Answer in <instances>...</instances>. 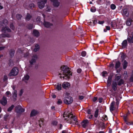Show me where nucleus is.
Listing matches in <instances>:
<instances>
[{
  "label": "nucleus",
  "mask_w": 133,
  "mask_h": 133,
  "mask_svg": "<svg viewBox=\"0 0 133 133\" xmlns=\"http://www.w3.org/2000/svg\"><path fill=\"white\" fill-rule=\"evenodd\" d=\"M65 120H67V122L75 126L78 124V121L76 117L73 114L65 112L63 115Z\"/></svg>",
  "instance_id": "nucleus-1"
},
{
  "label": "nucleus",
  "mask_w": 133,
  "mask_h": 133,
  "mask_svg": "<svg viewBox=\"0 0 133 133\" xmlns=\"http://www.w3.org/2000/svg\"><path fill=\"white\" fill-rule=\"evenodd\" d=\"M61 75L60 77H62L64 79L69 78L70 76L72 75L70 71V69L67 66H64L62 67L61 70L59 74Z\"/></svg>",
  "instance_id": "nucleus-2"
},
{
  "label": "nucleus",
  "mask_w": 133,
  "mask_h": 133,
  "mask_svg": "<svg viewBox=\"0 0 133 133\" xmlns=\"http://www.w3.org/2000/svg\"><path fill=\"white\" fill-rule=\"evenodd\" d=\"M121 75L117 74L115 76V79L113 81L112 87V89L115 91L117 90V85H120L124 83L123 80L121 79Z\"/></svg>",
  "instance_id": "nucleus-3"
},
{
  "label": "nucleus",
  "mask_w": 133,
  "mask_h": 133,
  "mask_svg": "<svg viewBox=\"0 0 133 133\" xmlns=\"http://www.w3.org/2000/svg\"><path fill=\"white\" fill-rule=\"evenodd\" d=\"M64 101L65 103L66 104H70L73 101V98L70 96L69 93L65 92L64 94Z\"/></svg>",
  "instance_id": "nucleus-4"
},
{
  "label": "nucleus",
  "mask_w": 133,
  "mask_h": 133,
  "mask_svg": "<svg viewBox=\"0 0 133 133\" xmlns=\"http://www.w3.org/2000/svg\"><path fill=\"white\" fill-rule=\"evenodd\" d=\"M7 20L5 19L3 21L1 24V25L3 26L2 31L4 34L11 31L10 29L6 26L7 25Z\"/></svg>",
  "instance_id": "nucleus-5"
},
{
  "label": "nucleus",
  "mask_w": 133,
  "mask_h": 133,
  "mask_svg": "<svg viewBox=\"0 0 133 133\" xmlns=\"http://www.w3.org/2000/svg\"><path fill=\"white\" fill-rule=\"evenodd\" d=\"M46 2V0H39L37 2L39 8L41 9L43 8L44 7L45 4Z\"/></svg>",
  "instance_id": "nucleus-6"
},
{
  "label": "nucleus",
  "mask_w": 133,
  "mask_h": 133,
  "mask_svg": "<svg viewBox=\"0 0 133 133\" xmlns=\"http://www.w3.org/2000/svg\"><path fill=\"white\" fill-rule=\"evenodd\" d=\"M18 72V70L17 68H13L9 74V76H14L17 75Z\"/></svg>",
  "instance_id": "nucleus-7"
},
{
  "label": "nucleus",
  "mask_w": 133,
  "mask_h": 133,
  "mask_svg": "<svg viewBox=\"0 0 133 133\" xmlns=\"http://www.w3.org/2000/svg\"><path fill=\"white\" fill-rule=\"evenodd\" d=\"M121 25V27L119 28L117 27V24H116V23L115 21H113L112 23V27L114 29H119V30H121L123 28V26L120 25Z\"/></svg>",
  "instance_id": "nucleus-8"
},
{
  "label": "nucleus",
  "mask_w": 133,
  "mask_h": 133,
  "mask_svg": "<svg viewBox=\"0 0 133 133\" xmlns=\"http://www.w3.org/2000/svg\"><path fill=\"white\" fill-rule=\"evenodd\" d=\"M16 111L17 113L23 112L25 111L24 109L21 106L18 105L16 107Z\"/></svg>",
  "instance_id": "nucleus-9"
},
{
  "label": "nucleus",
  "mask_w": 133,
  "mask_h": 133,
  "mask_svg": "<svg viewBox=\"0 0 133 133\" xmlns=\"http://www.w3.org/2000/svg\"><path fill=\"white\" fill-rule=\"evenodd\" d=\"M112 76L111 75L108 78L107 80V89H108L109 88L108 87H110L111 85V83L112 81Z\"/></svg>",
  "instance_id": "nucleus-10"
},
{
  "label": "nucleus",
  "mask_w": 133,
  "mask_h": 133,
  "mask_svg": "<svg viewBox=\"0 0 133 133\" xmlns=\"http://www.w3.org/2000/svg\"><path fill=\"white\" fill-rule=\"evenodd\" d=\"M37 58V56L36 55H34L32 57V59L30 61L31 64H32L36 62V61Z\"/></svg>",
  "instance_id": "nucleus-11"
},
{
  "label": "nucleus",
  "mask_w": 133,
  "mask_h": 133,
  "mask_svg": "<svg viewBox=\"0 0 133 133\" xmlns=\"http://www.w3.org/2000/svg\"><path fill=\"white\" fill-rule=\"evenodd\" d=\"M53 2V6L55 7H58L59 5V2L57 0H51Z\"/></svg>",
  "instance_id": "nucleus-12"
},
{
  "label": "nucleus",
  "mask_w": 133,
  "mask_h": 133,
  "mask_svg": "<svg viewBox=\"0 0 133 133\" xmlns=\"http://www.w3.org/2000/svg\"><path fill=\"white\" fill-rule=\"evenodd\" d=\"M0 102L3 105H5L7 103V101L6 98L5 97H3L2 100L0 101Z\"/></svg>",
  "instance_id": "nucleus-13"
},
{
  "label": "nucleus",
  "mask_w": 133,
  "mask_h": 133,
  "mask_svg": "<svg viewBox=\"0 0 133 133\" xmlns=\"http://www.w3.org/2000/svg\"><path fill=\"white\" fill-rule=\"evenodd\" d=\"M127 40L130 43H133V33H132L127 38Z\"/></svg>",
  "instance_id": "nucleus-14"
},
{
  "label": "nucleus",
  "mask_w": 133,
  "mask_h": 133,
  "mask_svg": "<svg viewBox=\"0 0 133 133\" xmlns=\"http://www.w3.org/2000/svg\"><path fill=\"white\" fill-rule=\"evenodd\" d=\"M70 84L67 82H64L62 84V86L65 89H66L69 87Z\"/></svg>",
  "instance_id": "nucleus-15"
},
{
  "label": "nucleus",
  "mask_w": 133,
  "mask_h": 133,
  "mask_svg": "<svg viewBox=\"0 0 133 133\" xmlns=\"http://www.w3.org/2000/svg\"><path fill=\"white\" fill-rule=\"evenodd\" d=\"M88 121L87 120H85L83 121L81 124L82 127L84 128L88 125Z\"/></svg>",
  "instance_id": "nucleus-16"
},
{
  "label": "nucleus",
  "mask_w": 133,
  "mask_h": 133,
  "mask_svg": "<svg viewBox=\"0 0 133 133\" xmlns=\"http://www.w3.org/2000/svg\"><path fill=\"white\" fill-rule=\"evenodd\" d=\"M115 104V102L114 101L112 102L110 104V110L111 111H113L115 109L114 107V105Z\"/></svg>",
  "instance_id": "nucleus-17"
},
{
  "label": "nucleus",
  "mask_w": 133,
  "mask_h": 133,
  "mask_svg": "<svg viewBox=\"0 0 133 133\" xmlns=\"http://www.w3.org/2000/svg\"><path fill=\"white\" fill-rule=\"evenodd\" d=\"M33 34L36 37H38L39 35V32L37 30H35L33 31Z\"/></svg>",
  "instance_id": "nucleus-18"
},
{
  "label": "nucleus",
  "mask_w": 133,
  "mask_h": 133,
  "mask_svg": "<svg viewBox=\"0 0 133 133\" xmlns=\"http://www.w3.org/2000/svg\"><path fill=\"white\" fill-rule=\"evenodd\" d=\"M44 25L45 27L48 28L52 25V24L48 22H45L44 23Z\"/></svg>",
  "instance_id": "nucleus-19"
},
{
  "label": "nucleus",
  "mask_w": 133,
  "mask_h": 133,
  "mask_svg": "<svg viewBox=\"0 0 133 133\" xmlns=\"http://www.w3.org/2000/svg\"><path fill=\"white\" fill-rule=\"evenodd\" d=\"M132 21L130 18H129L126 22V24L128 26H130L131 24Z\"/></svg>",
  "instance_id": "nucleus-20"
},
{
  "label": "nucleus",
  "mask_w": 133,
  "mask_h": 133,
  "mask_svg": "<svg viewBox=\"0 0 133 133\" xmlns=\"http://www.w3.org/2000/svg\"><path fill=\"white\" fill-rule=\"evenodd\" d=\"M127 44V42L126 40L124 41L122 43V45L123 48H125Z\"/></svg>",
  "instance_id": "nucleus-21"
},
{
  "label": "nucleus",
  "mask_w": 133,
  "mask_h": 133,
  "mask_svg": "<svg viewBox=\"0 0 133 133\" xmlns=\"http://www.w3.org/2000/svg\"><path fill=\"white\" fill-rule=\"evenodd\" d=\"M37 114V112L35 110H32L31 113V116H35Z\"/></svg>",
  "instance_id": "nucleus-22"
},
{
  "label": "nucleus",
  "mask_w": 133,
  "mask_h": 133,
  "mask_svg": "<svg viewBox=\"0 0 133 133\" xmlns=\"http://www.w3.org/2000/svg\"><path fill=\"white\" fill-rule=\"evenodd\" d=\"M7 80H8L7 76L5 75H4L3 76V77L2 78V80H3V82H5L6 83L7 82Z\"/></svg>",
  "instance_id": "nucleus-23"
},
{
  "label": "nucleus",
  "mask_w": 133,
  "mask_h": 133,
  "mask_svg": "<svg viewBox=\"0 0 133 133\" xmlns=\"http://www.w3.org/2000/svg\"><path fill=\"white\" fill-rule=\"evenodd\" d=\"M10 36L9 35L7 34H3L2 35H0V38H2L5 37H9Z\"/></svg>",
  "instance_id": "nucleus-24"
},
{
  "label": "nucleus",
  "mask_w": 133,
  "mask_h": 133,
  "mask_svg": "<svg viewBox=\"0 0 133 133\" xmlns=\"http://www.w3.org/2000/svg\"><path fill=\"white\" fill-rule=\"evenodd\" d=\"M127 62L125 61L124 60L123 64V68L125 69L127 66Z\"/></svg>",
  "instance_id": "nucleus-25"
},
{
  "label": "nucleus",
  "mask_w": 133,
  "mask_h": 133,
  "mask_svg": "<svg viewBox=\"0 0 133 133\" xmlns=\"http://www.w3.org/2000/svg\"><path fill=\"white\" fill-rule=\"evenodd\" d=\"M29 78V76L28 75H26L23 78V80L25 82L26 81H28Z\"/></svg>",
  "instance_id": "nucleus-26"
},
{
  "label": "nucleus",
  "mask_w": 133,
  "mask_h": 133,
  "mask_svg": "<svg viewBox=\"0 0 133 133\" xmlns=\"http://www.w3.org/2000/svg\"><path fill=\"white\" fill-rule=\"evenodd\" d=\"M31 17V15L29 14H27L25 17V19L27 21H29Z\"/></svg>",
  "instance_id": "nucleus-27"
},
{
  "label": "nucleus",
  "mask_w": 133,
  "mask_h": 133,
  "mask_svg": "<svg viewBox=\"0 0 133 133\" xmlns=\"http://www.w3.org/2000/svg\"><path fill=\"white\" fill-rule=\"evenodd\" d=\"M123 15L126 16L127 17L128 16V14L127 13V9H124L123 10Z\"/></svg>",
  "instance_id": "nucleus-28"
},
{
  "label": "nucleus",
  "mask_w": 133,
  "mask_h": 133,
  "mask_svg": "<svg viewBox=\"0 0 133 133\" xmlns=\"http://www.w3.org/2000/svg\"><path fill=\"white\" fill-rule=\"evenodd\" d=\"M39 48V45L38 44H36L35 46V48L34 49V50L35 51H38Z\"/></svg>",
  "instance_id": "nucleus-29"
},
{
  "label": "nucleus",
  "mask_w": 133,
  "mask_h": 133,
  "mask_svg": "<svg viewBox=\"0 0 133 133\" xmlns=\"http://www.w3.org/2000/svg\"><path fill=\"white\" fill-rule=\"evenodd\" d=\"M120 63L119 61L116 62L115 65V68L116 69L118 68L120 66Z\"/></svg>",
  "instance_id": "nucleus-30"
},
{
  "label": "nucleus",
  "mask_w": 133,
  "mask_h": 133,
  "mask_svg": "<svg viewBox=\"0 0 133 133\" xmlns=\"http://www.w3.org/2000/svg\"><path fill=\"white\" fill-rule=\"evenodd\" d=\"M17 91L15 90H14V92L13 93V96L14 97H15V99H16V97H17Z\"/></svg>",
  "instance_id": "nucleus-31"
},
{
  "label": "nucleus",
  "mask_w": 133,
  "mask_h": 133,
  "mask_svg": "<svg viewBox=\"0 0 133 133\" xmlns=\"http://www.w3.org/2000/svg\"><path fill=\"white\" fill-rule=\"evenodd\" d=\"M56 88L58 90H61V84H58L57 85Z\"/></svg>",
  "instance_id": "nucleus-32"
},
{
  "label": "nucleus",
  "mask_w": 133,
  "mask_h": 133,
  "mask_svg": "<svg viewBox=\"0 0 133 133\" xmlns=\"http://www.w3.org/2000/svg\"><path fill=\"white\" fill-rule=\"evenodd\" d=\"M14 53L15 51L14 50H11L10 51V55L11 56H13Z\"/></svg>",
  "instance_id": "nucleus-33"
},
{
  "label": "nucleus",
  "mask_w": 133,
  "mask_h": 133,
  "mask_svg": "<svg viewBox=\"0 0 133 133\" xmlns=\"http://www.w3.org/2000/svg\"><path fill=\"white\" fill-rule=\"evenodd\" d=\"M14 107V105H12L8 109V111L9 112Z\"/></svg>",
  "instance_id": "nucleus-34"
},
{
  "label": "nucleus",
  "mask_w": 133,
  "mask_h": 133,
  "mask_svg": "<svg viewBox=\"0 0 133 133\" xmlns=\"http://www.w3.org/2000/svg\"><path fill=\"white\" fill-rule=\"evenodd\" d=\"M98 109H97L96 110L95 114V117H97L98 116Z\"/></svg>",
  "instance_id": "nucleus-35"
},
{
  "label": "nucleus",
  "mask_w": 133,
  "mask_h": 133,
  "mask_svg": "<svg viewBox=\"0 0 133 133\" xmlns=\"http://www.w3.org/2000/svg\"><path fill=\"white\" fill-rule=\"evenodd\" d=\"M116 7V6L114 4H112L111 5V8L112 10L115 9Z\"/></svg>",
  "instance_id": "nucleus-36"
},
{
  "label": "nucleus",
  "mask_w": 133,
  "mask_h": 133,
  "mask_svg": "<svg viewBox=\"0 0 133 133\" xmlns=\"http://www.w3.org/2000/svg\"><path fill=\"white\" fill-rule=\"evenodd\" d=\"M40 17H38L36 19V21L37 23H39L40 22Z\"/></svg>",
  "instance_id": "nucleus-37"
},
{
  "label": "nucleus",
  "mask_w": 133,
  "mask_h": 133,
  "mask_svg": "<svg viewBox=\"0 0 133 133\" xmlns=\"http://www.w3.org/2000/svg\"><path fill=\"white\" fill-rule=\"evenodd\" d=\"M107 75V72L106 71L103 72L102 73V75L103 76H106Z\"/></svg>",
  "instance_id": "nucleus-38"
},
{
  "label": "nucleus",
  "mask_w": 133,
  "mask_h": 133,
  "mask_svg": "<svg viewBox=\"0 0 133 133\" xmlns=\"http://www.w3.org/2000/svg\"><path fill=\"white\" fill-rule=\"evenodd\" d=\"M35 6V5L34 3H31L29 4V6L30 8H34Z\"/></svg>",
  "instance_id": "nucleus-39"
},
{
  "label": "nucleus",
  "mask_w": 133,
  "mask_h": 133,
  "mask_svg": "<svg viewBox=\"0 0 133 133\" xmlns=\"http://www.w3.org/2000/svg\"><path fill=\"white\" fill-rule=\"evenodd\" d=\"M58 123V122L57 121L55 120L53 121L52 122V124L53 125H56Z\"/></svg>",
  "instance_id": "nucleus-40"
},
{
  "label": "nucleus",
  "mask_w": 133,
  "mask_h": 133,
  "mask_svg": "<svg viewBox=\"0 0 133 133\" xmlns=\"http://www.w3.org/2000/svg\"><path fill=\"white\" fill-rule=\"evenodd\" d=\"M102 119L105 120H107L108 119L107 116L106 115L103 116L102 117Z\"/></svg>",
  "instance_id": "nucleus-41"
},
{
  "label": "nucleus",
  "mask_w": 133,
  "mask_h": 133,
  "mask_svg": "<svg viewBox=\"0 0 133 133\" xmlns=\"http://www.w3.org/2000/svg\"><path fill=\"white\" fill-rule=\"evenodd\" d=\"M22 16L20 14H17L16 15V17L18 19H19L22 17Z\"/></svg>",
  "instance_id": "nucleus-42"
},
{
  "label": "nucleus",
  "mask_w": 133,
  "mask_h": 133,
  "mask_svg": "<svg viewBox=\"0 0 133 133\" xmlns=\"http://www.w3.org/2000/svg\"><path fill=\"white\" fill-rule=\"evenodd\" d=\"M90 10L91 12H94L96 11V9L92 7L91 8Z\"/></svg>",
  "instance_id": "nucleus-43"
},
{
  "label": "nucleus",
  "mask_w": 133,
  "mask_h": 133,
  "mask_svg": "<svg viewBox=\"0 0 133 133\" xmlns=\"http://www.w3.org/2000/svg\"><path fill=\"white\" fill-rule=\"evenodd\" d=\"M86 55V52L85 51H83L82 52V56L84 57Z\"/></svg>",
  "instance_id": "nucleus-44"
},
{
  "label": "nucleus",
  "mask_w": 133,
  "mask_h": 133,
  "mask_svg": "<svg viewBox=\"0 0 133 133\" xmlns=\"http://www.w3.org/2000/svg\"><path fill=\"white\" fill-rule=\"evenodd\" d=\"M62 103V100L60 99H58L57 102V104H61Z\"/></svg>",
  "instance_id": "nucleus-45"
},
{
  "label": "nucleus",
  "mask_w": 133,
  "mask_h": 133,
  "mask_svg": "<svg viewBox=\"0 0 133 133\" xmlns=\"http://www.w3.org/2000/svg\"><path fill=\"white\" fill-rule=\"evenodd\" d=\"M92 115H91L90 116L89 115H88L87 116V118H89V119H91L92 117Z\"/></svg>",
  "instance_id": "nucleus-46"
},
{
  "label": "nucleus",
  "mask_w": 133,
  "mask_h": 133,
  "mask_svg": "<svg viewBox=\"0 0 133 133\" xmlns=\"http://www.w3.org/2000/svg\"><path fill=\"white\" fill-rule=\"evenodd\" d=\"M123 75L125 76V78H127L128 76L127 75V71H125Z\"/></svg>",
  "instance_id": "nucleus-47"
},
{
  "label": "nucleus",
  "mask_w": 133,
  "mask_h": 133,
  "mask_svg": "<svg viewBox=\"0 0 133 133\" xmlns=\"http://www.w3.org/2000/svg\"><path fill=\"white\" fill-rule=\"evenodd\" d=\"M10 27L12 30H14V27L12 24H11L10 25Z\"/></svg>",
  "instance_id": "nucleus-48"
},
{
  "label": "nucleus",
  "mask_w": 133,
  "mask_h": 133,
  "mask_svg": "<svg viewBox=\"0 0 133 133\" xmlns=\"http://www.w3.org/2000/svg\"><path fill=\"white\" fill-rule=\"evenodd\" d=\"M123 118L124 119V121H125V122L127 121V115H125L123 116Z\"/></svg>",
  "instance_id": "nucleus-49"
},
{
  "label": "nucleus",
  "mask_w": 133,
  "mask_h": 133,
  "mask_svg": "<svg viewBox=\"0 0 133 133\" xmlns=\"http://www.w3.org/2000/svg\"><path fill=\"white\" fill-rule=\"evenodd\" d=\"M23 90H21L20 91L19 93V95L20 96H21L22 95V93H23Z\"/></svg>",
  "instance_id": "nucleus-50"
},
{
  "label": "nucleus",
  "mask_w": 133,
  "mask_h": 133,
  "mask_svg": "<svg viewBox=\"0 0 133 133\" xmlns=\"http://www.w3.org/2000/svg\"><path fill=\"white\" fill-rule=\"evenodd\" d=\"M84 98V97L83 96H79V98L80 100H82Z\"/></svg>",
  "instance_id": "nucleus-51"
},
{
  "label": "nucleus",
  "mask_w": 133,
  "mask_h": 133,
  "mask_svg": "<svg viewBox=\"0 0 133 133\" xmlns=\"http://www.w3.org/2000/svg\"><path fill=\"white\" fill-rule=\"evenodd\" d=\"M42 123H43L42 121L41 120L39 121V126H40V127H41V124H42Z\"/></svg>",
  "instance_id": "nucleus-52"
},
{
  "label": "nucleus",
  "mask_w": 133,
  "mask_h": 133,
  "mask_svg": "<svg viewBox=\"0 0 133 133\" xmlns=\"http://www.w3.org/2000/svg\"><path fill=\"white\" fill-rule=\"evenodd\" d=\"M87 112L88 114H91V111L90 110H88L87 111Z\"/></svg>",
  "instance_id": "nucleus-53"
},
{
  "label": "nucleus",
  "mask_w": 133,
  "mask_h": 133,
  "mask_svg": "<svg viewBox=\"0 0 133 133\" xmlns=\"http://www.w3.org/2000/svg\"><path fill=\"white\" fill-rule=\"evenodd\" d=\"M82 71L81 69H78L77 70V72L78 73H80Z\"/></svg>",
  "instance_id": "nucleus-54"
},
{
  "label": "nucleus",
  "mask_w": 133,
  "mask_h": 133,
  "mask_svg": "<svg viewBox=\"0 0 133 133\" xmlns=\"http://www.w3.org/2000/svg\"><path fill=\"white\" fill-rule=\"evenodd\" d=\"M10 94L11 92L9 91L6 92V94L7 96H8Z\"/></svg>",
  "instance_id": "nucleus-55"
},
{
  "label": "nucleus",
  "mask_w": 133,
  "mask_h": 133,
  "mask_svg": "<svg viewBox=\"0 0 133 133\" xmlns=\"http://www.w3.org/2000/svg\"><path fill=\"white\" fill-rule=\"evenodd\" d=\"M106 30H109L110 29V28L109 26H106Z\"/></svg>",
  "instance_id": "nucleus-56"
},
{
  "label": "nucleus",
  "mask_w": 133,
  "mask_h": 133,
  "mask_svg": "<svg viewBox=\"0 0 133 133\" xmlns=\"http://www.w3.org/2000/svg\"><path fill=\"white\" fill-rule=\"evenodd\" d=\"M97 98L96 97H95L93 98L92 100L94 102H95L97 100Z\"/></svg>",
  "instance_id": "nucleus-57"
},
{
  "label": "nucleus",
  "mask_w": 133,
  "mask_h": 133,
  "mask_svg": "<svg viewBox=\"0 0 133 133\" xmlns=\"http://www.w3.org/2000/svg\"><path fill=\"white\" fill-rule=\"evenodd\" d=\"M122 25V24L121 23H120L117 25V27H119V28L120 27L121 25Z\"/></svg>",
  "instance_id": "nucleus-58"
},
{
  "label": "nucleus",
  "mask_w": 133,
  "mask_h": 133,
  "mask_svg": "<svg viewBox=\"0 0 133 133\" xmlns=\"http://www.w3.org/2000/svg\"><path fill=\"white\" fill-rule=\"evenodd\" d=\"M104 22L103 21H99L98 23L100 24H102Z\"/></svg>",
  "instance_id": "nucleus-59"
},
{
  "label": "nucleus",
  "mask_w": 133,
  "mask_h": 133,
  "mask_svg": "<svg viewBox=\"0 0 133 133\" xmlns=\"http://www.w3.org/2000/svg\"><path fill=\"white\" fill-rule=\"evenodd\" d=\"M114 65V64L112 63H111L110 64V67H113Z\"/></svg>",
  "instance_id": "nucleus-60"
},
{
  "label": "nucleus",
  "mask_w": 133,
  "mask_h": 133,
  "mask_svg": "<svg viewBox=\"0 0 133 133\" xmlns=\"http://www.w3.org/2000/svg\"><path fill=\"white\" fill-rule=\"evenodd\" d=\"M51 109L52 110H54L55 109V107L54 106H52L51 107Z\"/></svg>",
  "instance_id": "nucleus-61"
},
{
  "label": "nucleus",
  "mask_w": 133,
  "mask_h": 133,
  "mask_svg": "<svg viewBox=\"0 0 133 133\" xmlns=\"http://www.w3.org/2000/svg\"><path fill=\"white\" fill-rule=\"evenodd\" d=\"M62 133H67V131L66 130H63L62 131Z\"/></svg>",
  "instance_id": "nucleus-62"
},
{
  "label": "nucleus",
  "mask_w": 133,
  "mask_h": 133,
  "mask_svg": "<svg viewBox=\"0 0 133 133\" xmlns=\"http://www.w3.org/2000/svg\"><path fill=\"white\" fill-rule=\"evenodd\" d=\"M99 103H101L102 101V99L101 98H100L99 99Z\"/></svg>",
  "instance_id": "nucleus-63"
},
{
  "label": "nucleus",
  "mask_w": 133,
  "mask_h": 133,
  "mask_svg": "<svg viewBox=\"0 0 133 133\" xmlns=\"http://www.w3.org/2000/svg\"><path fill=\"white\" fill-rule=\"evenodd\" d=\"M50 9H49L48 8H47V11L48 12H50Z\"/></svg>",
  "instance_id": "nucleus-64"
}]
</instances>
